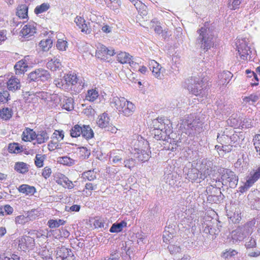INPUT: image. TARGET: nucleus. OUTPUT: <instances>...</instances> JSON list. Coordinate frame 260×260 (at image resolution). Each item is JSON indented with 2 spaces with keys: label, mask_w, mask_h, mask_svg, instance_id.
<instances>
[{
  "label": "nucleus",
  "mask_w": 260,
  "mask_h": 260,
  "mask_svg": "<svg viewBox=\"0 0 260 260\" xmlns=\"http://www.w3.org/2000/svg\"><path fill=\"white\" fill-rule=\"evenodd\" d=\"M58 161L63 165L67 166H71L74 163V160L68 156H63L59 158Z\"/></svg>",
  "instance_id": "nucleus-54"
},
{
  "label": "nucleus",
  "mask_w": 260,
  "mask_h": 260,
  "mask_svg": "<svg viewBox=\"0 0 260 260\" xmlns=\"http://www.w3.org/2000/svg\"><path fill=\"white\" fill-rule=\"evenodd\" d=\"M109 122V118L108 115L106 113H103L100 116L97 123L100 127L104 128L107 126Z\"/></svg>",
  "instance_id": "nucleus-38"
},
{
  "label": "nucleus",
  "mask_w": 260,
  "mask_h": 260,
  "mask_svg": "<svg viewBox=\"0 0 260 260\" xmlns=\"http://www.w3.org/2000/svg\"><path fill=\"white\" fill-rule=\"evenodd\" d=\"M28 7L26 5H21L17 7L16 15L19 18L24 19L27 16Z\"/></svg>",
  "instance_id": "nucleus-31"
},
{
  "label": "nucleus",
  "mask_w": 260,
  "mask_h": 260,
  "mask_svg": "<svg viewBox=\"0 0 260 260\" xmlns=\"http://www.w3.org/2000/svg\"><path fill=\"white\" fill-rule=\"evenodd\" d=\"M173 233L167 230H165L162 236L163 241L166 243H170V241L173 239Z\"/></svg>",
  "instance_id": "nucleus-56"
},
{
  "label": "nucleus",
  "mask_w": 260,
  "mask_h": 260,
  "mask_svg": "<svg viewBox=\"0 0 260 260\" xmlns=\"http://www.w3.org/2000/svg\"><path fill=\"white\" fill-rule=\"evenodd\" d=\"M59 143L58 141L52 140L48 144V148L49 151H52L59 148Z\"/></svg>",
  "instance_id": "nucleus-57"
},
{
  "label": "nucleus",
  "mask_w": 260,
  "mask_h": 260,
  "mask_svg": "<svg viewBox=\"0 0 260 260\" xmlns=\"http://www.w3.org/2000/svg\"><path fill=\"white\" fill-rule=\"evenodd\" d=\"M252 121L253 120L250 118L241 117L239 129H243L251 128L253 126Z\"/></svg>",
  "instance_id": "nucleus-30"
},
{
  "label": "nucleus",
  "mask_w": 260,
  "mask_h": 260,
  "mask_svg": "<svg viewBox=\"0 0 260 260\" xmlns=\"http://www.w3.org/2000/svg\"><path fill=\"white\" fill-rule=\"evenodd\" d=\"M115 54L114 49H108L105 46L101 45L98 48L95 56L101 60H107L109 57L113 56Z\"/></svg>",
  "instance_id": "nucleus-7"
},
{
  "label": "nucleus",
  "mask_w": 260,
  "mask_h": 260,
  "mask_svg": "<svg viewBox=\"0 0 260 260\" xmlns=\"http://www.w3.org/2000/svg\"><path fill=\"white\" fill-rule=\"evenodd\" d=\"M97 188L96 184L89 182L85 184L83 191L86 196L89 197L91 195L92 191L96 189Z\"/></svg>",
  "instance_id": "nucleus-33"
},
{
  "label": "nucleus",
  "mask_w": 260,
  "mask_h": 260,
  "mask_svg": "<svg viewBox=\"0 0 260 260\" xmlns=\"http://www.w3.org/2000/svg\"><path fill=\"white\" fill-rule=\"evenodd\" d=\"M99 96V92L97 88H91L87 91L85 100L90 102H94L98 99Z\"/></svg>",
  "instance_id": "nucleus-24"
},
{
  "label": "nucleus",
  "mask_w": 260,
  "mask_h": 260,
  "mask_svg": "<svg viewBox=\"0 0 260 260\" xmlns=\"http://www.w3.org/2000/svg\"><path fill=\"white\" fill-rule=\"evenodd\" d=\"M10 99V94L7 90H4L0 92V102L2 103H6Z\"/></svg>",
  "instance_id": "nucleus-60"
},
{
  "label": "nucleus",
  "mask_w": 260,
  "mask_h": 260,
  "mask_svg": "<svg viewBox=\"0 0 260 260\" xmlns=\"http://www.w3.org/2000/svg\"><path fill=\"white\" fill-rule=\"evenodd\" d=\"M83 126L79 124H76L72 127L70 130V135L72 138H77L79 137L82 132Z\"/></svg>",
  "instance_id": "nucleus-41"
},
{
  "label": "nucleus",
  "mask_w": 260,
  "mask_h": 260,
  "mask_svg": "<svg viewBox=\"0 0 260 260\" xmlns=\"http://www.w3.org/2000/svg\"><path fill=\"white\" fill-rule=\"evenodd\" d=\"M198 123L195 120L193 115L189 114L181 119L180 127L187 130L192 129L198 125Z\"/></svg>",
  "instance_id": "nucleus-8"
},
{
  "label": "nucleus",
  "mask_w": 260,
  "mask_h": 260,
  "mask_svg": "<svg viewBox=\"0 0 260 260\" xmlns=\"http://www.w3.org/2000/svg\"><path fill=\"white\" fill-rule=\"evenodd\" d=\"M82 137L87 140L92 138L94 136V133L91 127L89 125H83L82 132L81 134Z\"/></svg>",
  "instance_id": "nucleus-35"
},
{
  "label": "nucleus",
  "mask_w": 260,
  "mask_h": 260,
  "mask_svg": "<svg viewBox=\"0 0 260 260\" xmlns=\"http://www.w3.org/2000/svg\"><path fill=\"white\" fill-rule=\"evenodd\" d=\"M109 221L106 217L102 216H95L90 218L89 223L90 225H93L95 228H104V226H108Z\"/></svg>",
  "instance_id": "nucleus-14"
},
{
  "label": "nucleus",
  "mask_w": 260,
  "mask_h": 260,
  "mask_svg": "<svg viewBox=\"0 0 260 260\" xmlns=\"http://www.w3.org/2000/svg\"><path fill=\"white\" fill-rule=\"evenodd\" d=\"M238 254V252L234 249H230L226 250L225 252L222 253V256L225 259L230 258L233 256H235Z\"/></svg>",
  "instance_id": "nucleus-58"
},
{
  "label": "nucleus",
  "mask_w": 260,
  "mask_h": 260,
  "mask_svg": "<svg viewBox=\"0 0 260 260\" xmlns=\"http://www.w3.org/2000/svg\"><path fill=\"white\" fill-rule=\"evenodd\" d=\"M79 153L82 158L85 159L90 155V151L85 147H81L80 148Z\"/></svg>",
  "instance_id": "nucleus-61"
},
{
  "label": "nucleus",
  "mask_w": 260,
  "mask_h": 260,
  "mask_svg": "<svg viewBox=\"0 0 260 260\" xmlns=\"http://www.w3.org/2000/svg\"><path fill=\"white\" fill-rule=\"evenodd\" d=\"M124 167L129 169L133 168L136 165V160L133 158H128L124 161Z\"/></svg>",
  "instance_id": "nucleus-63"
},
{
  "label": "nucleus",
  "mask_w": 260,
  "mask_h": 260,
  "mask_svg": "<svg viewBox=\"0 0 260 260\" xmlns=\"http://www.w3.org/2000/svg\"><path fill=\"white\" fill-rule=\"evenodd\" d=\"M209 30L208 27H202L198 31L199 39L202 43V47L206 50H208L214 44L213 36L211 34L208 33Z\"/></svg>",
  "instance_id": "nucleus-6"
},
{
  "label": "nucleus",
  "mask_w": 260,
  "mask_h": 260,
  "mask_svg": "<svg viewBox=\"0 0 260 260\" xmlns=\"http://www.w3.org/2000/svg\"><path fill=\"white\" fill-rule=\"evenodd\" d=\"M7 84L9 90L13 92L20 89L21 86L19 79L13 76L8 80Z\"/></svg>",
  "instance_id": "nucleus-19"
},
{
  "label": "nucleus",
  "mask_w": 260,
  "mask_h": 260,
  "mask_svg": "<svg viewBox=\"0 0 260 260\" xmlns=\"http://www.w3.org/2000/svg\"><path fill=\"white\" fill-rule=\"evenodd\" d=\"M23 150V146H20L18 143H10L8 146V151L10 153H19Z\"/></svg>",
  "instance_id": "nucleus-37"
},
{
  "label": "nucleus",
  "mask_w": 260,
  "mask_h": 260,
  "mask_svg": "<svg viewBox=\"0 0 260 260\" xmlns=\"http://www.w3.org/2000/svg\"><path fill=\"white\" fill-rule=\"evenodd\" d=\"M114 107L121 113L126 116L131 115L135 110V106L127 101L124 98L115 97L113 100Z\"/></svg>",
  "instance_id": "nucleus-3"
},
{
  "label": "nucleus",
  "mask_w": 260,
  "mask_h": 260,
  "mask_svg": "<svg viewBox=\"0 0 260 260\" xmlns=\"http://www.w3.org/2000/svg\"><path fill=\"white\" fill-rule=\"evenodd\" d=\"M205 80L204 77L201 79L191 77L186 82L187 89L191 93L198 96L202 93Z\"/></svg>",
  "instance_id": "nucleus-4"
},
{
  "label": "nucleus",
  "mask_w": 260,
  "mask_h": 260,
  "mask_svg": "<svg viewBox=\"0 0 260 260\" xmlns=\"http://www.w3.org/2000/svg\"><path fill=\"white\" fill-rule=\"evenodd\" d=\"M96 178V173L93 170H88L84 172L81 174V178L83 181H92L95 180Z\"/></svg>",
  "instance_id": "nucleus-32"
},
{
  "label": "nucleus",
  "mask_w": 260,
  "mask_h": 260,
  "mask_svg": "<svg viewBox=\"0 0 260 260\" xmlns=\"http://www.w3.org/2000/svg\"><path fill=\"white\" fill-rule=\"evenodd\" d=\"M62 108L68 111L73 110L74 109L73 100L70 98L64 99Z\"/></svg>",
  "instance_id": "nucleus-49"
},
{
  "label": "nucleus",
  "mask_w": 260,
  "mask_h": 260,
  "mask_svg": "<svg viewBox=\"0 0 260 260\" xmlns=\"http://www.w3.org/2000/svg\"><path fill=\"white\" fill-rule=\"evenodd\" d=\"M241 117L235 116H231L227 121L228 123L234 128H239L240 125Z\"/></svg>",
  "instance_id": "nucleus-36"
},
{
  "label": "nucleus",
  "mask_w": 260,
  "mask_h": 260,
  "mask_svg": "<svg viewBox=\"0 0 260 260\" xmlns=\"http://www.w3.org/2000/svg\"><path fill=\"white\" fill-rule=\"evenodd\" d=\"M22 139L26 142L32 140V129L29 128H26L22 133Z\"/></svg>",
  "instance_id": "nucleus-45"
},
{
  "label": "nucleus",
  "mask_w": 260,
  "mask_h": 260,
  "mask_svg": "<svg viewBox=\"0 0 260 260\" xmlns=\"http://www.w3.org/2000/svg\"><path fill=\"white\" fill-rule=\"evenodd\" d=\"M49 93L45 91L37 92L34 95V100H36L38 103H40L43 105L47 106V99L49 98Z\"/></svg>",
  "instance_id": "nucleus-23"
},
{
  "label": "nucleus",
  "mask_w": 260,
  "mask_h": 260,
  "mask_svg": "<svg viewBox=\"0 0 260 260\" xmlns=\"http://www.w3.org/2000/svg\"><path fill=\"white\" fill-rule=\"evenodd\" d=\"M68 42L66 40L62 39H58L56 42V48L59 51H64L68 48Z\"/></svg>",
  "instance_id": "nucleus-51"
},
{
  "label": "nucleus",
  "mask_w": 260,
  "mask_h": 260,
  "mask_svg": "<svg viewBox=\"0 0 260 260\" xmlns=\"http://www.w3.org/2000/svg\"><path fill=\"white\" fill-rule=\"evenodd\" d=\"M30 220V217L27 215L18 216L15 218V222L17 225L21 226L28 222Z\"/></svg>",
  "instance_id": "nucleus-46"
},
{
  "label": "nucleus",
  "mask_w": 260,
  "mask_h": 260,
  "mask_svg": "<svg viewBox=\"0 0 260 260\" xmlns=\"http://www.w3.org/2000/svg\"><path fill=\"white\" fill-rule=\"evenodd\" d=\"M227 213L230 222L238 223L241 221V212L239 208L234 206H232Z\"/></svg>",
  "instance_id": "nucleus-11"
},
{
  "label": "nucleus",
  "mask_w": 260,
  "mask_h": 260,
  "mask_svg": "<svg viewBox=\"0 0 260 260\" xmlns=\"http://www.w3.org/2000/svg\"><path fill=\"white\" fill-rule=\"evenodd\" d=\"M253 143L256 152H258L260 155V130L258 134L254 136Z\"/></svg>",
  "instance_id": "nucleus-52"
},
{
  "label": "nucleus",
  "mask_w": 260,
  "mask_h": 260,
  "mask_svg": "<svg viewBox=\"0 0 260 260\" xmlns=\"http://www.w3.org/2000/svg\"><path fill=\"white\" fill-rule=\"evenodd\" d=\"M74 22L81 30L82 32L85 33L86 34H89L91 32V28L87 25L85 19L83 17L77 16L75 18Z\"/></svg>",
  "instance_id": "nucleus-17"
},
{
  "label": "nucleus",
  "mask_w": 260,
  "mask_h": 260,
  "mask_svg": "<svg viewBox=\"0 0 260 260\" xmlns=\"http://www.w3.org/2000/svg\"><path fill=\"white\" fill-rule=\"evenodd\" d=\"M132 56L125 52H120L117 55V60L121 64L130 63Z\"/></svg>",
  "instance_id": "nucleus-26"
},
{
  "label": "nucleus",
  "mask_w": 260,
  "mask_h": 260,
  "mask_svg": "<svg viewBox=\"0 0 260 260\" xmlns=\"http://www.w3.org/2000/svg\"><path fill=\"white\" fill-rule=\"evenodd\" d=\"M52 44L53 41L51 39H46L41 41L39 46L44 51H47L52 47Z\"/></svg>",
  "instance_id": "nucleus-39"
},
{
  "label": "nucleus",
  "mask_w": 260,
  "mask_h": 260,
  "mask_svg": "<svg viewBox=\"0 0 260 260\" xmlns=\"http://www.w3.org/2000/svg\"><path fill=\"white\" fill-rule=\"evenodd\" d=\"M232 77V73L229 71H223L218 75V84L220 86H226Z\"/></svg>",
  "instance_id": "nucleus-18"
},
{
  "label": "nucleus",
  "mask_w": 260,
  "mask_h": 260,
  "mask_svg": "<svg viewBox=\"0 0 260 260\" xmlns=\"http://www.w3.org/2000/svg\"><path fill=\"white\" fill-rule=\"evenodd\" d=\"M47 100V106L49 108L55 107L60 102V97L57 94H49Z\"/></svg>",
  "instance_id": "nucleus-27"
},
{
  "label": "nucleus",
  "mask_w": 260,
  "mask_h": 260,
  "mask_svg": "<svg viewBox=\"0 0 260 260\" xmlns=\"http://www.w3.org/2000/svg\"><path fill=\"white\" fill-rule=\"evenodd\" d=\"M258 96L255 94H251L249 96L243 98V101L245 104H253L258 100Z\"/></svg>",
  "instance_id": "nucleus-47"
},
{
  "label": "nucleus",
  "mask_w": 260,
  "mask_h": 260,
  "mask_svg": "<svg viewBox=\"0 0 260 260\" xmlns=\"http://www.w3.org/2000/svg\"><path fill=\"white\" fill-rule=\"evenodd\" d=\"M245 72H246V74H252V76H253V78L251 80L252 82L250 83L251 85L252 86L258 85V79L257 76L256 74V73L253 71H251L250 70H248V69L246 70Z\"/></svg>",
  "instance_id": "nucleus-55"
},
{
  "label": "nucleus",
  "mask_w": 260,
  "mask_h": 260,
  "mask_svg": "<svg viewBox=\"0 0 260 260\" xmlns=\"http://www.w3.org/2000/svg\"><path fill=\"white\" fill-rule=\"evenodd\" d=\"M150 68L152 69V72L154 76L158 77L160 76L161 67L155 60H152L149 63Z\"/></svg>",
  "instance_id": "nucleus-34"
},
{
  "label": "nucleus",
  "mask_w": 260,
  "mask_h": 260,
  "mask_svg": "<svg viewBox=\"0 0 260 260\" xmlns=\"http://www.w3.org/2000/svg\"><path fill=\"white\" fill-rule=\"evenodd\" d=\"M238 52L241 60L245 61L251 58V51L245 42L238 46Z\"/></svg>",
  "instance_id": "nucleus-9"
},
{
  "label": "nucleus",
  "mask_w": 260,
  "mask_h": 260,
  "mask_svg": "<svg viewBox=\"0 0 260 260\" xmlns=\"http://www.w3.org/2000/svg\"><path fill=\"white\" fill-rule=\"evenodd\" d=\"M12 111L9 108H4L0 110V117L5 120L10 119L12 116Z\"/></svg>",
  "instance_id": "nucleus-40"
},
{
  "label": "nucleus",
  "mask_w": 260,
  "mask_h": 260,
  "mask_svg": "<svg viewBox=\"0 0 260 260\" xmlns=\"http://www.w3.org/2000/svg\"><path fill=\"white\" fill-rule=\"evenodd\" d=\"M154 28V30L157 34L160 35L161 34L163 36H166L168 32V30L162 29V27L159 25H156L155 26H153Z\"/></svg>",
  "instance_id": "nucleus-64"
},
{
  "label": "nucleus",
  "mask_w": 260,
  "mask_h": 260,
  "mask_svg": "<svg viewBox=\"0 0 260 260\" xmlns=\"http://www.w3.org/2000/svg\"><path fill=\"white\" fill-rule=\"evenodd\" d=\"M46 158L44 154H38L36 155L35 164L38 168H41L44 165V161Z\"/></svg>",
  "instance_id": "nucleus-50"
},
{
  "label": "nucleus",
  "mask_w": 260,
  "mask_h": 260,
  "mask_svg": "<svg viewBox=\"0 0 260 260\" xmlns=\"http://www.w3.org/2000/svg\"><path fill=\"white\" fill-rule=\"evenodd\" d=\"M122 151L121 150H113L111 152V154L113 155L112 161L114 163H117L121 161L122 157L120 156V154L118 152Z\"/></svg>",
  "instance_id": "nucleus-59"
},
{
  "label": "nucleus",
  "mask_w": 260,
  "mask_h": 260,
  "mask_svg": "<svg viewBox=\"0 0 260 260\" xmlns=\"http://www.w3.org/2000/svg\"><path fill=\"white\" fill-rule=\"evenodd\" d=\"M228 129H226L221 136L218 135L217 138L218 143L222 145H224V147L226 148V149H224L225 152H230L232 151L230 142L231 139L228 135Z\"/></svg>",
  "instance_id": "nucleus-12"
},
{
  "label": "nucleus",
  "mask_w": 260,
  "mask_h": 260,
  "mask_svg": "<svg viewBox=\"0 0 260 260\" xmlns=\"http://www.w3.org/2000/svg\"><path fill=\"white\" fill-rule=\"evenodd\" d=\"M133 153L141 162H145L150 157L151 151L149 142L141 138L138 141L137 147H135Z\"/></svg>",
  "instance_id": "nucleus-2"
},
{
  "label": "nucleus",
  "mask_w": 260,
  "mask_h": 260,
  "mask_svg": "<svg viewBox=\"0 0 260 260\" xmlns=\"http://www.w3.org/2000/svg\"><path fill=\"white\" fill-rule=\"evenodd\" d=\"M232 239L234 241H241L244 239L245 236L239 229L233 231L231 234Z\"/></svg>",
  "instance_id": "nucleus-44"
},
{
  "label": "nucleus",
  "mask_w": 260,
  "mask_h": 260,
  "mask_svg": "<svg viewBox=\"0 0 260 260\" xmlns=\"http://www.w3.org/2000/svg\"><path fill=\"white\" fill-rule=\"evenodd\" d=\"M18 189L20 192L27 195L32 191V186L27 184H22L19 187Z\"/></svg>",
  "instance_id": "nucleus-53"
},
{
  "label": "nucleus",
  "mask_w": 260,
  "mask_h": 260,
  "mask_svg": "<svg viewBox=\"0 0 260 260\" xmlns=\"http://www.w3.org/2000/svg\"><path fill=\"white\" fill-rule=\"evenodd\" d=\"M70 253H71V250L64 246L58 247L56 251V258H60L61 260L63 259L71 254Z\"/></svg>",
  "instance_id": "nucleus-28"
},
{
  "label": "nucleus",
  "mask_w": 260,
  "mask_h": 260,
  "mask_svg": "<svg viewBox=\"0 0 260 260\" xmlns=\"http://www.w3.org/2000/svg\"><path fill=\"white\" fill-rule=\"evenodd\" d=\"M230 146L231 147V148L232 149V147L233 146L236 147L237 145L239 144V142H238V140H239V136L236 134H233L231 136H230Z\"/></svg>",
  "instance_id": "nucleus-62"
},
{
  "label": "nucleus",
  "mask_w": 260,
  "mask_h": 260,
  "mask_svg": "<svg viewBox=\"0 0 260 260\" xmlns=\"http://www.w3.org/2000/svg\"><path fill=\"white\" fill-rule=\"evenodd\" d=\"M66 81L64 80V76L62 78H56L54 80V83L56 87L64 89H69L68 84L66 83Z\"/></svg>",
  "instance_id": "nucleus-43"
},
{
  "label": "nucleus",
  "mask_w": 260,
  "mask_h": 260,
  "mask_svg": "<svg viewBox=\"0 0 260 260\" xmlns=\"http://www.w3.org/2000/svg\"><path fill=\"white\" fill-rule=\"evenodd\" d=\"M15 170L21 174H24L28 171L27 165L23 162H17L14 167Z\"/></svg>",
  "instance_id": "nucleus-42"
},
{
  "label": "nucleus",
  "mask_w": 260,
  "mask_h": 260,
  "mask_svg": "<svg viewBox=\"0 0 260 260\" xmlns=\"http://www.w3.org/2000/svg\"><path fill=\"white\" fill-rule=\"evenodd\" d=\"M49 139V136L45 130H42L35 133L34 132V140H36L38 144L45 143Z\"/></svg>",
  "instance_id": "nucleus-22"
},
{
  "label": "nucleus",
  "mask_w": 260,
  "mask_h": 260,
  "mask_svg": "<svg viewBox=\"0 0 260 260\" xmlns=\"http://www.w3.org/2000/svg\"><path fill=\"white\" fill-rule=\"evenodd\" d=\"M219 173L223 184L229 185L231 188L236 187L238 179L234 172L230 169L223 168L220 169Z\"/></svg>",
  "instance_id": "nucleus-5"
},
{
  "label": "nucleus",
  "mask_w": 260,
  "mask_h": 260,
  "mask_svg": "<svg viewBox=\"0 0 260 260\" xmlns=\"http://www.w3.org/2000/svg\"><path fill=\"white\" fill-rule=\"evenodd\" d=\"M35 75V80L45 81L48 80L50 78L49 73L44 69H41L36 70L34 72Z\"/></svg>",
  "instance_id": "nucleus-21"
},
{
  "label": "nucleus",
  "mask_w": 260,
  "mask_h": 260,
  "mask_svg": "<svg viewBox=\"0 0 260 260\" xmlns=\"http://www.w3.org/2000/svg\"><path fill=\"white\" fill-rule=\"evenodd\" d=\"M61 67V62L59 59L54 57L47 63V68L51 71H56Z\"/></svg>",
  "instance_id": "nucleus-25"
},
{
  "label": "nucleus",
  "mask_w": 260,
  "mask_h": 260,
  "mask_svg": "<svg viewBox=\"0 0 260 260\" xmlns=\"http://www.w3.org/2000/svg\"><path fill=\"white\" fill-rule=\"evenodd\" d=\"M50 8V5L48 3H43L40 6H38L35 9L34 12L38 15L46 12Z\"/></svg>",
  "instance_id": "nucleus-48"
},
{
  "label": "nucleus",
  "mask_w": 260,
  "mask_h": 260,
  "mask_svg": "<svg viewBox=\"0 0 260 260\" xmlns=\"http://www.w3.org/2000/svg\"><path fill=\"white\" fill-rule=\"evenodd\" d=\"M154 127V138L157 140L166 141L172 133V126L166 123L162 118H157L152 121Z\"/></svg>",
  "instance_id": "nucleus-1"
},
{
  "label": "nucleus",
  "mask_w": 260,
  "mask_h": 260,
  "mask_svg": "<svg viewBox=\"0 0 260 260\" xmlns=\"http://www.w3.org/2000/svg\"><path fill=\"white\" fill-rule=\"evenodd\" d=\"M260 178V166L250 174L244 184V187L248 188Z\"/></svg>",
  "instance_id": "nucleus-13"
},
{
  "label": "nucleus",
  "mask_w": 260,
  "mask_h": 260,
  "mask_svg": "<svg viewBox=\"0 0 260 260\" xmlns=\"http://www.w3.org/2000/svg\"><path fill=\"white\" fill-rule=\"evenodd\" d=\"M49 236H52L55 239L67 238L70 235V233L66 229H53L48 233Z\"/></svg>",
  "instance_id": "nucleus-16"
},
{
  "label": "nucleus",
  "mask_w": 260,
  "mask_h": 260,
  "mask_svg": "<svg viewBox=\"0 0 260 260\" xmlns=\"http://www.w3.org/2000/svg\"><path fill=\"white\" fill-rule=\"evenodd\" d=\"M29 66L27 65V63L24 62L22 59L16 62L14 66L15 72L16 74H21L27 71V69Z\"/></svg>",
  "instance_id": "nucleus-29"
},
{
  "label": "nucleus",
  "mask_w": 260,
  "mask_h": 260,
  "mask_svg": "<svg viewBox=\"0 0 260 260\" xmlns=\"http://www.w3.org/2000/svg\"><path fill=\"white\" fill-rule=\"evenodd\" d=\"M64 80L68 84L69 89L76 85L79 81V77L75 72L72 71L64 74Z\"/></svg>",
  "instance_id": "nucleus-15"
},
{
  "label": "nucleus",
  "mask_w": 260,
  "mask_h": 260,
  "mask_svg": "<svg viewBox=\"0 0 260 260\" xmlns=\"http://www.w3.org/2000/svg\"><path fill=\"white\" fill-rule=\"evenodd\" d=\"M32 238L29 236H25L19 240V247L23 251L32 249Z\"/></svg>",
  "instance_id": "nucleus-20"
},
{
  "label": "nucleus",
  "mask_w": 260,
  "mask_h": 260,
  "mask_svg": "<svg viewBox=\"0 0 260 260\" xmlns=\"http://www.w3.org/2000/svg\"><path fill=\"white\" fill-rule=\"evenodd\" d=\"M54 179L58 184L62 185L64 188L72 189L74 187L72 182L62 173H56L54 176Z\"/></svg>",
  "instance_id": "nucleus-10"
}]
</instances>
